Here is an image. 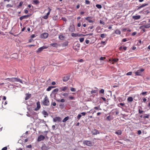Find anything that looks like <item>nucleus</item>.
Segmentation results:
<instances>
[{
  "mask_svg": "<svg viewBox=\"0 0 150 150\" xmlns=\"http://www.w3.org/2000/svg\"><path fill=\"white\" fill-rule=\"evenodd\" d=\"M74 45H75V47L76 48H74V49L76 50H79V48L80 47V44L79 43H77L76 45H75V44H74Z\"/></svg>",
  "mask_w": 150,
  "mask_h": 150,
  "instance_id": "f3484780",
  "label": "nucleus"
},
{
  "mask_svg": "<svg viewBox=\"0 0 150 150\" xmlns=\"http://www.w3.org/2000/svg\"><path fill=\"white\" fill-rule=\"evenodd\" d=\"M19 82L21 83H23V81L21 79L19 78L15 77L11 78V82Z\"/></svg>",
  "mask_w": 150,
  "mask_h": 150,
  "instance_id": "7ed1b4c3",
  "label": "nucleus"
},
{
  "mask_svg": "<svg viewBox=\"0 0 150 150\" xmlns=\"http://www.w3.org/2000/svg\"><path fill=\"white\" fill-rule=\"evenodd\" d=\"M75 30L74 26L73 25H71L69 27V30L71 32H73Z\"/></svg>",
  "mask_w": 150,
  "mask_h": 150,
  "instance_id": "412c9836",
  "label": "nucleus"
},
{
  "mask_svg": "<svg viewBox=\"0 0 150 150\" xmlns=\"http://www.w3.org/2000/svg\"><path fill=\"white\" fill-rule=\"evenodd\" d=\"M48 133L47 131H45L41 133L42 134H43L45 136H47V134Z\"/></svg>",
  "mask_w": 150,
  "mask_h": 150,
  "instance_id": "a19ab883",
  "label": "nucleus"
},
{
  "mask_svg": "<svg viewBox=\"0 0 150 150\" xmlns=\"http://www.w3.org/2000/svg\"><path fill=\"white\" fill-rule=\"evenodd\" d=\"M144 71V69H142L137 71L135 73L136 76H142L141 73Z\"/></svg>",
  "mask_w": 150,
  "mask_h": 150,
  "instance_id": "f03ea898",
  "label": "nucleus"
},
{
  "mask_svg": "<svg viewBox=\"0 0 150 150\" xmlns=\"http://www.w3.org/2000/svg\"><path fill=\"white\" fill-rule=\"evenodd\" d=\"M92 17L91 16H88L85 18L86 20L88 21L90 23H93L94 22V19L92 20Z\"/></svg>",
  "mask_w": 150,
  "mask_h": 150,
  "instance_id": "423d86ee",
  "label": "nucleus"
},
{
  "mask_svg": "<svg viewBox=\"0 0 150 150\" xmlns=\"http://www.w3.org/2000/svg\"><path fill=\"white\" fill-rule=\"evenodd\" d=\"M68 41H66L63 42L62 44V45L63 47H65L67 46L68 45Z\"/></svg>",
  "mask_w": 150,
  "mask_h": 150,
  "instance_id": "393cba45",
  "label": "nucleus"
},
{
  "mask_svg": "<svg viewBox=\"0 0 150 150\" xmlns=\"http://www.w3.org/2000/svg\"><path fill=\"white\" fill-rule=\"evenodd\" d=\"M132 72H129L126 74V75L128 76L131 75H132Z\"/></svg>",
  "mask_w": 150,
  "mask_h": 150,
  "instance_id": "e2e57ef3",
  "label": "nucleus"
},
{
  "mask_svg": "<svg viewBox=\"0 0 150 150\" xmlns=\"http://www.w3.org/2000/svg\"><path fill=\"white\" fill-rule=\"evenodd\" d=\"M69 117H65L63 120H62V122H65L66 121H67L69 119Z\"/></svg>",
  "mask_w": 150,
  "mask_h": 150,
  "instance_id": "7c9ffc66",
  "label": "nucleus"
},
{
  "mask_svg": "<svg viewBox=\"0 0 150 150\" xmlns=\"http://www.w3.org/2000/svg\"><path fill=\"white\" fill-rule=\"evenodd\" d=\"M147 93V91H144L143 92L140 93V95H142L143 96H145L146 95V94Z\"/></svg>",
  "mask_w": 150,
  "mask_h": 150,
  "instance_id": "79ce46f5",
  "label": "nucleus"
},
{
  "mask_svg": "<svg viewBox=\"0 0 150 150\" xmlns=\"http://www.w3.org/2000/svg\"><path fill=\"white\" fill-rule=\"evenodd\" d=\"M50 45L54 47H57L58 46V44L57 43H52L50 44Z\"/></svg>",
  "mask_w": 150,
  "mask_h": 150,
  "instance_id": "a878e982",
  "label": "nucleus"
},
{
  "mask_svg": "<svg viewBox=\"0 0 150 150\" xmlns=\"http://www.w3.org/2000/svg\"><path fill=\"white\" fill-rule=\"evenodd\" d=\"M41 148L42 150H46L47 148V147L45 146V144H44L42 145Z\"/></svg>",
  "mask_w": 150,
  "mask_h": 150,
  "instance_id": "2f4dec72",
  "label": "nucleus"
},
{
  "mask_svg": "<svg viewBox=\"0 0 150 150\" xmlns=\"http://www.w3.org/2000/svg\"><path fill=\"white\" fill-rule=\"evenodd\" d=\"M92 133L93 135H96L100 133L98 130L94 129L92 131Z\"/></svg>",
  "mask_w": 150,
  "mask_h": 150,
  "instance_id": "9d476101",
  "label": "nucleus"
},
{
  "mask_svg": "<svg viewBox=\"0 0 150 150\" xmlns=\"http://www.w3.org/2000/svg\"><path fill=\"white\" fill-rule=\"evenodd\" d=\"M52 89V88L51 87V86H50L46 90L47 91H50Z\"/></svg>",
  "mask_w": 150,
  "mask_h": 150,
  "instance_id": "8fccbe9b",
  "label": "nucleus"
},
{
  "mask_svg": "<svg viewBox=\"0 0 150 150\" xmlns=\"http://www.w3.org/2000/svg\"><path fill=\"white\" fill-rule=\"evenodd\" d=\"M149 8H147L145 10H144L143 11V13L145 15L149 13Z\"/></svg>",
  "mask_w": 150,
  "mask_h": 150,
  "instance_id": "ddd939ff",
  "label": "nucleus"
},
{
  "mask_svg": "<svg viewBox=\"0 0 150 150\" xmlns=\"http://www.w3.org/2000/svg\"><path fill=\"white\" fill-rule=\"evenodd\" d=\"M106 36V34L105 33H102L101 34L100 36L102 38H104Z\"/></svg>",
  "mask_w": 150,
  "mask_h": 150,
  "instance_id": "58836bf2",
  "label": "nucleus"
},
{
  "mask_svg": "<svg viewBox=\"0 0 150 150\" xmlns=\"http://www.w3.org/2000/svg\"><path fill=\"white\" fill-rule=\"evenodd\" d=\"M145 111L142 110H140V109L139 110V112L140 114H141L142 112H144Z\"/></svg>",
  "mask_w": 150,
  "mask_h": 150,
  "instance_id": "bf43d9fd",
  "label": "nucleus"
},
{
  "mask_svg": "<svg viewBox=\"0 0 150 150\" xmlns=\"http://www.w3.org/2000/svg\"><path fill=\"white\" fill-rule=\"evenodd\" d=\"M59 90V89L58 88H56L54 89L52 92V94L54 95V96H55V98L56 97L55 95L57 93V92Z\"/></svg>",
  "mask_w": 150,
  "mask_h": 150,
  "instance_id": "f8f14e48",
  "label": "nucleus"
},
{
  "mask_svg": "<svg viewBox=\"0 0 150 150\" xmlns=\"http://www.w3.org/2000/svg\"><path fill=\"white\" fill-rule=\"evenodd\" d=\"M47 48V47L45 46H42L41 47L39 48L38 49V52H41L42 51L43 49H46Z\"/></svg>",
  "mask_w": 150,
  "mask_h": 150,
  "instance_id": "4be33fe9",
  "label": "nucleus"
},
{
  "mask_svg": "<svg viewBox=\"0 0 150 150\" xmlns=\"http://www.w3.org/2000/svg\"><path fill=\"white\" fill-rule=\"evenodd\" d=\"M117 106L119 107H121V106H125L124 103H120L118 104Z\"/></svg>",
  "mask_w": 150,
  "mask_h": 150,
  "instance_id": "cd10ccee",
  "label": "nucleus"
},
{
  "mask_svg": "<svg viewBox=\"0 0 150 150\" xmlns=\"http://www.w3.org/2000/svg\"><path fill=\"white\" fill-rule=\"evenodd\" d=\"M100 24H103V25H104L105 24V23L104 22V21H102V20H100Z\"/></svg>",
  "mask_w": 150,
  "mask_h": 150,
  "instance_id": "774afa93",
  "label": "nucleus"
},
{
  "mask_svg": "<svg viewBox=\"0 0 150 150\" xmlns=\"http://www.w3.org/2000/svg\"><path fill=\"white\" fill-rule=\"evenodd\" d=\"M105 59V57H101L100 58V60H104V59Z\"/></svg>",
  "mask_w": 150,
  "mask_h": 150,
  "instance_id": "338daca9",
  "label": "nucleus"
},
{
  "mask_svg": "<svg viewBox=\"0 0 150 150\" xmlns=\"http://www.w3.org/2000/svg\"><path fill=\"white\" fill-rule=\"evenodd\" d=\"M62 95L64 97H67L68 95V93H64L62 94Z\"/></svg>",
  "mask_w": 150,
  "mask_h": 150,
  "instance_id": "c03bdc74",
  "label": "nucleus"
},
{
  "mask_svg": "<svg viewBox=\"0 0 150 150\" xmlns=\"http://www.w3.org/2000/svg\"><path fill=\"white\" fill-rule=\"evenodd\" d=\"M31 94H26V97L25 99L26 100L29 99L31 97Z\"/></svg>",
  "mask_w": 150,
  "mask_h": 150,
  "instance_id": "a211bd4d",
  "label": "nucleus"
},
{
  "mask_svg": "<svg viewBox=\"0 0 150 150\" xmlns=\"http://www.w3.org/2000/svg\"><path fill=\"white\" fill-rule=\"evenodd\" d=\"M36 105H37V106L36 108H35L33 109L32 110H34L35 111H37L38 110V102L36 103Z\"/></svg>",
  "mask_w": 150,
  "mask_h": 150,
  "instance_id": "4d7b16f0",
  "label": "nucleus"
},
{
  "mask_svg": "<svg viewBox=\"0 0 150 150\" xmlns=\"http://www.w3.org/2000/svg\"><path fill=\"white\" fill-rule=\"evenodd\" d=\"M53 121L54 122H59L61 121V118L59 117H57L53 118Z\"/></svg>",
  "mask_w": 150,
  "mask_h": 150,
  "instance_id": "0eeeda50",
  "label": "nucleus"
},
{
  "mask_svg": "<svg viewBox=\"0 0 150 150\" xmlns=\"http://www.w3.org/2000/svg\"><path fill=\"white\" fill-rule=\"evenodd\" d=\"M141 16L140 15L134 16H132V18L134 20H138L140 18Z\"/></svg>",
  "mask_w": 150,
  "mask_h": 150,
  "instance_id": "dca6fc26",
  "label": "nucleus"
},
{
  "mask_svg": "<svg viewBox=\"0 0 150 150\" xmlns=\"http://www.w3.org/2000/svg\"><path fill=\"white\" fill-rule=\"evenodd\" d=\"M49 8V11H48V12L47 13L46 15L48 17V16L49 15L50 12V11L51 10V9L50 8Z\"/></svg>",
  "mask_w": 150,
  "mask_h": 150,
  "instance_id": "3c124183",
  "label": "nucleus"
},
{
  "mask_svg": "<svg viewBox=\"0 0 150 150\" xmlns=\"http://www.w3.org/2000/svg\"><path fill=\"white\" fill-rule=\"evenodd\" d=\"M115 133L118 135H120L122 133V132L121 130L119 129L116 131L115 132Z\"/></svg>",
  "mask_w": 150,
  "mask_h": 150,
  "instance_id": "5701e85b",
  "label": "nucleus"
},
{
  "mask_svg": "<svg viewBox=\"0 0 150 150\" xmlns=\"http://www.w3.org/2000/svg\"><path fill=\"white\" fill-rule=\"evenodd\" d=\"M84 40L83 38H79V41L81 42H82Z\"/></svg>",
  "mask_w": 150,
  "mask_h": 150,
  "instance_id": "a18cd8bd",
  "label": "nucleus"
},
{
  "mask_svg": "<svg viewBox=\"0 0 150 150\" xmlns=\"http://www.w3.org/2000/svg\"><path fill=\"white\" fill-rule=\"evenodd\" d=\"M48 35L49 34L48 33H44L41 34L40 37L42 38L46 39L48 37Z\"/></svg>",
  "mask_w": 150,
  "mask_h": 150,
  "instance_id": "39448f33",
  "label": "nucleus"
},
{
  "mask_svg": "<svg viewBox=\"0 0 150 150\" xmlns=\"http://www.w3.org/2000/svg\"><path fill=\"white\" fill-rule=\"evenodd\" d=\"M81 35H82L83 36H85L84 35H83L82 34H80L79 35L78 34L75 33H72L71 34V36L73 37H77L78 36H81Z\"/></svg>",
  "mask_w": 150,
  "mask_h": 150,
  "instance_id": "aec40b11",
  "label": "nucleus"
},
{
  "mask_svg": "<svg viewBox=\"0 0 150 150\" xmlns=\"http://www.w3.org/2000/svg\"><path fill=\"white\" fill-rule=\"evenodd\" d=\"M42 113L44 115L47 116L48 115V113L44 110L42 111Z\"/></svg>",
  "mask_w": 150,
  "mask_h": 150,
  "instance_id": "c85d7f7f",
  "label": "nucleus"
},
{
  "mask_svg": "<svg viewBox=\"0 0 150 150\" xmlns=\"http://www.w3.org/2000/svg\"><path fill=\"white\" fill-rule=\"evenodd\" d=\"M23 2H22V1H21V2L20 3H19V5L18 7H19L21 6L22 5H23Z\"/></svg>",
  "mask_w": 150,
  "mask_h": 150,
  "instance_id": "69168bd1",
  "label": "nucleus"
},
{
  "mask_svg": "<svg viewBox=\"0 0 150 150\" xmlns=\"http://www.w3.org/2000/svg\"><path fill=\"white\" fill-rule=\"evenodd\" d=\"M81 116L82 115L81 114H79L77 117V119L79 120L81 117Z\"/></svg>",
  "mask_w": 150,
  "mask_h": 150,
  "instance_id": "09e8293b",
  "label": "nucleus"
},
{
  "mask_svg": "<svg viewBox=\"0 0 150 150\" xmlns=\"http://www.w3.org/2000/svg\"><path fill=\"white\" fill-rule=\"evenodd\" d=\"M54 99H55L57 100V101L59 102H61L62 103H64L65 101V100L63 98L61 100H60L59 99H56L55 98H54Z\"/></svg>",
  "mask_w": 150,
  "mask_h": 150,
  "instance_id": "bb28decb",
  "label": "nucleus"
},
{
  "mask_svg": "<svg viewBox=\"0 0 150 150\" xmlns=\"http://www.w3.org/2000/svg\"><path fill=\"white\" fill-rule=\"evenodd\" d=\"M83 143L88 146H91L92 145V142L90 141L84 140Z\"/></svg>",
  "mask_w": 150,
  "mask_h": 150,
  "instance_id": "20e7f679",
  "label": "nucleus"
},
{
  "mask_svg": "<svg viewBox=\"0 0 150 150\" xmlns=\"http://www.w3.org/2000/svg\"><path fill=\"white\" fill-rule=\"evenodd\" d=\"M115 33L117 34L120 35L121 34V31L120 30H117L115 31Z\"/></svg>",
  "mask_w": 150,
  "mask_h": 150,
  "instance_id": "473e14b6",
  "label": "nucleus"
},
{
  "mask_svg": "<svg viewBox=\"0 0 150 150\" xmlns=\"http://www.w3.org/2000/svg\"><path fill=\"white\" fill-rule=\"evenodd\" d=\"M118 60V58H114L112 60V61H113L114 62H117Z\"/></svg>",
  "mask_w": 150,
  "mask_h": 150,
  "instance_id": "603ef678",
  "label": "nucleus"
},
{
  "mask_svg": "<svg viewBox=\"0 0 150 150\" xmlns=\"http://www.w3.org/2000/svg\"><path fill=\"white\" fill-rule=\"evenodd\" d=\"M127 100L128 101L131 102L133 101V99L132 97H129L127 98Z\"/></svg>",
  "mask_w": 150,
  "mask_h": 150,
  "instance_id": "c756f323",
  "label": "nucleus"
},
{
  "mask_svg": "<svg viewBox=\"0 0 150 150\" xmlns=\"http://www.w3.org/2000/svg\"><path fill=\"white\" fill-rule=\"evenodd\" d=\"M33 4H38V0H34L33 1Z\"/></svg>",
  "mask_w": 150,
  "mask_h": 150,
  "instance_id": "864d4df0",
  "label": "nucleus"
},
{
  "mask_svg": "<svg viewBox=\"0 0 150 150\" xmlns=\"http://www.w3.org/2000/svg\"><path fill=\"white\" fill-rule=\"evenodd\" d=\"M106 120H111V119L110 118V115H109L107 117Z\"/></svg>",
  "mask_w": 150,
  "mask_h": 150,
  "instance_id": "0e129e2a",
  "label": "nucleus"
},
{
  "mask_svg": "<svg viewBox=\"0 0 150 150\" xmlns=\"http://www.w3.org/2000/svg\"><path fill=\"white\" fill-rule=\"evenodd\" d=\"M62 19L64 21H67V18L65 17H62Z\"/></svg>",
  "mask_w": 150,
  "mask_h": 150,
  "instance_id": "6e6d98bb",
  "label": "nucleus"
},
{
  "mask_svg": "<svg viewBox=\"0 0 150 150\" xmlns=\"http://www.w3.org/2000/svg\"><path fill=\"white\" fill-rule=\"evenodd\" d=\"M29 17L28 15H25L22 16L20 18V19L21 21L23 19L27 18Z\"/></svg>",
  "mask_w": 150,
  "mask_h": 150,
  "instance_id": "6ab92c4d",
  "label": "nucleus"
},
{
  "mask_svg": "<svg viewBox=\"0 0 150 150\" xmlns=\"http://www.w3.org/2000/svg\"><path fill=\"white\" fill-rule=\"evenodd\" d=\"M68 86H64L61 87H60L59 90L60 92H62V91H67L68 89Z\"/></svg>",
  "mask_w": 150,
  "mask_h": 150,
  "instance_id": "1a4fd4ad",
  "label": "nucleus"
},
{
  "mask_svg": "<svg viewBox=\"0 0 150 150\" xmlns=\"http://www.w3.org/2000/svg\"><path fill=\"white\" fill-rule=\"evenodd\" d=\"M97 92V90H92L91 91V94H92L93 93H96Z\"/></svg>",
  "mask_w": 150,
  "mask_h": 150,
  "instance_id": "ea45409f",
  "label": "nucleus"
},
{
  "mask_svg": "<svg viewBox=\"0 0 150 150\" xmlns=\"http://www.w3.org/2000/svg\"><path fill=\"white\" fill-rule=\"evenodd\" d=\"M70 75H67L63 78L62 80L64 82H67V81L70 79Z\"/></svg>",
  "mask_w": 150,
  "mask_h": 150,
  "instance_id": "6e6552de",
  "label": "nucleus"
},
{
  "mask_svg": "<svg viewBox=\"0 0 150 150\" xmlns=\"http://www.w3.org/2000/svg\"><path fill=\"white\" fill-rule=\"evenodd\" d=\"M6 7L7 8L12 7H13V5L11 4H8L6 5Z\"/></svg>",
  "mask_w": 150,
  "mask_h": 150,
  "instance_id": "49530a36",
  "label": "nucleus"
},
{
  "mask_svg": "<svg viewBox=\"0 0 150 150\" xmlns=\"http://www.w3.org/2000/svg\"><path fill=\"white\" fill-rule=\"evenodd\" d=\"M43 104L45 106H48L50 105V102L49 99L47 96H46L42 101Z\"/></svg>",
  "mask_w": 150,
  "mask_h": 150,
  "instance_id": "f257e3e1",
  "label": "nucleus"
},
{
  "mask_svg": "<svg viewBox=\"0 0 150 150\" xmlns=\"http://www.w3.org/2000/svg\"><path fill=\"white\" fill-rule=\"evenodd\" d=\"M56 105V103L55 102H52L51 104V106H55Z\"/></svg>",
  "mask_w": 150,
  "mask_h": 150,
  "instance_id": "37998d69",
  "label": "nucleus"
},
{
  "mask_svg": "<svg viewBox=\"0 0 150 150\" xmlns=\"http://www.w3.org/2000/svg\"><path fill=\"white\" fill-rule=\"evenodd\" d=\"M59 38L61 40H64L65 39V37L63 35H60L59 36Z\"/></svg>",
  "mask_w": 150,
  "mask_h": 150,
  "instance_id": "b1692460",
  "label": "nucleus"
},
{
  "mask_svg": "<svg viewBox=\"0 0 150 150\" xmlns=\"http://www.w3.org/2000/svg\"><path fill=\"white\" fill-rule=\"evenodd\" d=\"M58 18V17L57 16H54L53 17V19L54 21H56L57 20Z\"/></svg>",
  "mask_w": 150,
  "mask_h": 150,
  "instance_id": "c9c22d12",
  "label": "nucleus"
},
{
  "mask_svg": "<svg viewBox=\"0 0 150 150\" xmlns=\"http://www.w3.org/2000/svg\"><path fill=\"white\" fill-rule=\"evenodd\" d=\"M141 27L146 28H149L150 27V23L142 25Z\"/></svg>",
  "mask_w": 150,
  "mask_h": 150,
  "instance_id": "2eb2a0df",
  "label": "nucleus"
},
{
  "mask_svg": "<svg viewBox=\"0 0 150 150\" xmlns=\"http://www.w3.org/2000/svg\"><path fill=\"white\" fill-rule=\"evenodd\" d=\"M96 6L98 8L100 9L102 8V6L101 5L99 4H97L96 5Z\"/></svg>",
  "mask_w": 150,
  "mask_h": 150,
  "instance_id": "e433bc0d",
  "label": "nucleus"
},
{
  "mask_svg": "<svg viewBox=\"0 0 150 150\" xmlns=\"http://www.w3.org/2000/svg\"><path fill=\"white\" fill-rule=\"evenodd\" d=\"M5 80H8L10 82H11V78H7L6 79H5Z\"/></svg>",
  "mask_w": 150,
  "mask_h": 150,
  "instance_id": "052dcab7",
  "label": "nucleus"
},
{
  "mask_svg": "<svg viewBox=\"0 0 150 150\" xmlns=\"http://www.w3.org/2000/svg\"><path fill=\"white\" fill-rule=\"evenodd\" d=\"M94 109L95 110H101V109L100 108V106H97V107H95L94 108Z\"/></svg>",
  "mask_w": 150,
  "mask_h": 150,
  "instance_id": "f704fd0d",
  "label": "nucleus"
},
{
  "mask_svg": "<svg viewBox=\"0 0 150 150\" xmlns=\"http://www.w3.org/2000/svg\"><path fill=\"white\" fill-rule=\"evenodd\" d=\"M148 5V4H143L142 5H141L140 6H139L137 9V10H139L141 8H142Z\"/></svg>",
  "mask_w": 150,
  "mask_h": 150,
  "instance_id": "4468645a",
  "label": "nucleus"
},
{
  "mask_svg": "<svg viewBox=\"0 0 150 150\" xmlns=\"http://www.w3.org/2000/svg\"><path fill=\"white\" fill-rule=\"evenodd\" d=\"M69 98L71 100H73L74 99V97L72 96H70L69 97Z\"/></svg>",
  "mask_w": 150,
  "mask_h": 150,
  "instance_id": "680f3d73",
  "label": "nucleus"
},
{
  "mask_svg": "<svg viewBox=\"0 0 150 150\" xmlns=\"http://www.w3.org/2000/svg\"><path fill=\"white\" fill-rule=\"evenodd\" d=\"M70 90L71 91L75 92L76 91V89L74 88H72L70 89Z\"/></svg>",
  "mask_w": 150,
  "mask_h": 150,
  "instance_id": "13d9d810",
  "label": "nucleus"
},
{
  "mask_svg": "<svg viewBox=\"0 0 150 150\" xmlns=\"http://www.w3.org/2000/svg\"><path fill=\"white\" fill-rule=\"evenodd\" d=\"M45 139V137L42 135H40L38 137V142L43 140Z\"/></svg>",
  "mask_w": 150,
  "mask_h": 150,
  "instance_id": "9b49d317",
  "label": "nucleus"
},
{
  "mask_svg": "<svg viewBox=\"0 0 150 150\" xmlns=\"http://www.w3.org/2000/svg\"><path fill=\"white\" fill-rule=\"evenodd\" d=\"M150 115L149 114H146L145 116H143V118L144 119L145 118H148L149 117Z\"/></svg>",
  "mask_w": 150,
  "mask_h": 150,
  "instance_id": "72a5a7b5",
  "label": "nucleus"
},
{
  "mask_svg": "<svg viewBox=\"0 0 150 150\" xmlns=\"http://www.w3.org/2000/svg\"><path fill=\"white\" fill-rule=\"evenodd\" d=\"M104 91H105L104 90L103 88H102L100 91L99 93H102V94L104 93Z\"/></svg>",
  "mask_w": 150,
  "mask_h": 150,
  "instance_id": "4c0bfd02",
  "label": "nucleus"
},
{
  "mask_svg": "<svg viewBox=\"0 0 150 150\" xmlns=\"http://www.w3.org/2000/svg\"><path fill=\"white\" fill-rule=\"evenodd\" d=\"M85 3L86 4H90V2L88 0H86L85 1Z\"/></svg>",
  "mask_w": 150,
  "mask_h": 150,
  "instance_id": "de8ad7c7",
  "label": "nucleus"
},
{
  "mask_svg": "<svg viewBox=\"0 0 150 150\" xmlns=\"http://www.w3.org/2000/svg\"><path fill=\"white\" fill-rule=\"evenodd\" d=\"M64 104L63 103H60L59 105V106L62 108L64 107Z\"/></svg>",
  "mask_w": 150,
  "mask_h": 150,
  "instance_id": "5fc2aeb1",
  "label": "nucleus"
}]
</instances>
